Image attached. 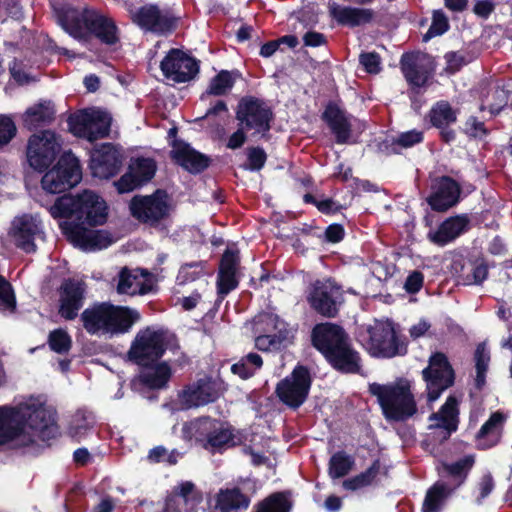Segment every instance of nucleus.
Masks as SVG:
<instances>
[{
  "mask_svg": "<svg viewBox=\"0 0 512 512\" xmlns=\"http://www.w3.org/2000/svg\"><path fill=\"white\" fill-rule=\"evenodd\" d=\"M54 219H74L61 227L63 233L76 246L84 250L107 248L112 243L111 236L103 230H91L85 227L101 226L108 218V206L105 200L91 190L77 195L65 194L57 198L50 207Z\"/></svg>",
  "mask_w": 512,
  "mask_h": 512,
  "instance_id": "1",
  "label": "nucleus"
},
{
  "mask_svg": "<svg viewBox=\"0 0 512 512\" xmlns=\"http://www.w3.org/2000/svg\"><path fill=\"white\" fill-rule=\"evenodd\" d=\"M27 426L37 432L42 441L56 438L59 432V426L45 408L0 406V446L8 443H12L13 448L33 445L34 438L25 432Z\"/></svg>",
  "mask_w": 512,
  "mask_h": 512,
  "instance_id": "2",
  "label": "nucleus"
},
{
  "mask_svg": "<svg viewBox=\"0 0 512 512\" xmlns=\"http://www.w3.org/2000/svg\"><path fill=\"white\" fill-rule=\"evenodd\" d=\"M140 319L138 310L110 301H95L79 315L82 328L88 335L110 339L129 333Z\"/></svg>",
  "mask_w": 512,
  "mask_h": 512,
  "instance_id": "3",
  "label": "nucleus"
},
{
  "mask_svg": "<svg viewBox=\"0 0 512 512\" xmlns=\"http://www.w3.org/2000/svg\"><path fill=\"white\" fill-rule=\"evenodd\" d=\"M182 436L186 441L194 440L213 454L223 453L242 443L239 433L229 422L210 416H201L184 423Z\"/></svg>",
  "mask_w": 512,
  "mask_h": 512,
  "instance_id": "4",
  "label": "nucleus"
},
{
  "mask_svg": "<svg viewBox=\"0 0 512 512\" xmlns=\"http://www.w3.org/2000/svg\"><path fill=\"white\" fill-rule=\"evenodd\" d=\"M369 392L377 397L387 420L406 421L417 412L415 397L406 379L400 378L391 384L372 383Z\"/></svg>",
  "mask_w": 512,
  "mask_h": 512,
  "instance_id": "5",
  "label": "nucleus"
},
{
  "mask_svg": "<svg viewBox=\"0 0 512 512\" xmlns=\"http://www.w3.org/2000/svg\"><path fill=\"white\" fill-rule=\"evenodd\" d=\"M235 118L238 121V126L252 131V136H265L271 130L274 113L264 99L245 95L237 103Z\"/></svg>",
  "mask_w": 512,
  "mask_h": 512,
  "instance_id": "6",
  "label": "nucleus"
},
{
  "mask_svg": "<svg viewBox=\"0 0 512 512\" xmlns=\"http://www.w3.org/2000/svg\"><path fill=\"white\" fill-rule=\"evenodd\" d=\"M168 349L165 332L146 327L137 332L127 352L128 359L143 368L153 367Z\"/></svg>",
  "mask_w": 512,
  "mask_h": 512,
  "instance_id": "7",
  "label": "nucleus"
},
{
  "mask_svg": "<svg viewBox=\"0 0 512 512\" xmlns=\"http://www.w3.org/2000/svg\"><path fill=\"white\" fill-rule=\"evenodd\" d=\"M345 292L335 280H316L308 288L306 296L310 308L318 315L336 318L345 303Z\"/></svg>",
  "mask_w": 512,
  "mask_h": 512,
  "instance_id": "8",
  "label": "nucleus"
},
{
  "mask_svg": "<svg viewBox=\"0 0 512 512\" xmlns=\"http://www.w3.org/2000/svg\"><path fill=\"white\" fill-rule=\"evenodd\" d=\"M81 179L82 170L78 158L71 151H66L42 176L41 186L48 193L60 194L75 187Z\"/></svg>",
  "mask_w": 512,
  "mask_h": 512,
  "instance_id": "9",
  "label": "nucleus"
},
{
  "mask_svg": "<svg viewBox=\"0 0 512 512\" xmlns=\"http://www.w3.org/2000/svg\"><path fill=\"white\" fill-rule=\"evenodd\" d=\"M133 24L144 32L158 36H168L178 27L179 18L170 10H162L158 4L147 3L130 11Z\"/></svg>",
  "mask_w": 512,
  "mask_h": 512,
  "instance_id": "10",
  "label": "nucleus"
},
{
  "mask_svg": "<svg viewBox=\"0 0 512 512\" xmlns=\"http://www.w3.org/2000/svg\"><path fill=\"white\" fill-rule=\"evenodd\" d=\"M111 117L102 110L84 109L69 116V131L78 138L94 142L109 136Z\"/></svg>",
  "mask_w": 512,
  "mask_h": 512,
  "instance_id": "11",
  "label": "nucleus"
},
{
  "mask_svg": "<svg viewBox=\"0 0 512 512\" xmlns=\"http://www.w3.org/2000/svg\"><path fill=\"white\" fill-rule=\"evenodd\" d=\"M455 371L443 352L433 353L428 366L422 370V378L426 383L427 400L436 401L441 394L455 383Z\"/></svg>",
  "mask_w": 512,
  "mask_h": 512,
  "instance_id": "12",
  "label": "nucleus"
},
{
  "mask_svg": "<svg viewBox=\"0 0 512 512\" xmlns=\"http://www.w3.org/2000/svg\"><path fill=\"white\" fill-rule=\"evenodd\" d=\"M311 385L309 369L304 365H297L289 376L277 383L275 394L284 405L296 410L307 400Z\"/></svg>",
  "mask_w": 512,
  "mask_h": 512,
  "instance_id": "13",
  "label": "nucleus"
},
{
  "mask_svg": "<svg viewBox=\"0 0 512 512\" xmlns=\"http://www.w3.org/2000/svg\"><path fill=\"white\" fill-rule=\"evenodd\" d=\"M226 391L221 379L206 376L188 384L178 392L181 409L189 410L216 402Z\"/></svg>",
  "mask_w": 512,
  "mask_h": 512,
  "instance_id": "14",
  "label": "nucleus"
},
{
  "mask_svg": "<svg viewBox=\"0 0 512 512\" xmlns=\"http://www.w3.org/2000/svg\"><path fill=\"white\" fill-rule=\"evenodd\" d=\"M168 194L163 189L151 195H135L129 203L130 214L140 223L156 226L169 215Z\"/></svg>",
  "mask_w": 512,
  "mask_h": 512,
  "instance_id": "15",
  "label": "nucleus"
},
{
  "mask_svg": "<svg viewBox=\"0 0 512 512\" xmlns=\"http://www.w3.org/2000/svg\"><path fill=\"white\" fill-rule=\"evenodd\" d=\"M60 149L56 133L43 130L30 136L26 148L27 162L35 171L42 173L55 161Z\"/></svg>",
  "mask_w": 512,
  "mask_h": 512,
  "instance_id": "16",
  "label": "nucleus"
},
{
  "mask_svg": "<svg viewBox=\"0 0 512 512\" xmlns=\"http://www.w3.org/2000/svg\"><path fill=\"white\" fill-rule=\"evenodd\" d=\"M160 69L167 79L186 83L199 73L200 61L180 49L172 48L161 61Z\"/></svg>",
  "mask_w": 512,
  "mask_h": 512,
  "instance_id": "17",
  "label": "nucleus"
},
{
  "mask_svg": "<svg viewBox=\"0 0 512 512\" xmlns=\"http://www.w3.org/2000/svg\"><path fill=\"white\" fill-rule=\"evenodd\" d=\"M425 54L420 52H405L400 58V69L413 94H420L422 89L429 86L434 69L423 62Z\"/></svg>",
  "mask_w": 512,
  "mask_h": 512,
  "instance_id": "18",
  "label": "nucleus"
},
{
  "mask_svg": "<svg viewBox=\"0 0 512 512\" xmlns=\"http://www.w3.org/2000/svg\"><path fill=\"white\" fill-rule=\"evenodd\" d=\"M156 171L157 164L153 158H131L127 171L114 182V185L119 194L129 193L150 182Z\"/></svg>",
  "mask_w": 512,
  "mask_h": 512,
  "instance_id": "19",
  "label": "nucleus"
},
{
  "mask_svg": "<svg viewBox=\"0 0 512 512\" xmlns=\"http://www.w3.org/2000/svg\"><path fill=\"white\" fill-rule=\"evenodd\" d=\"M123 153L113 143H102L95 147L90 156L89 168L93 177L110 179L116 176L123 164Z\"/></svg>",
  "mask_w": 512,
  "mask_h": 512,
  "instance_id": "20",
  "label": "nucleus"
},
{
  "mask_svg": "<svg viewBox=\"0 0 512 512\" xmlns=\"http://www.w3.org/2000/svg\"><path fill=\"white\" fill-rule=\"evenodd\" d=\"M310 337L311 345L324 359L328 358L329 355L350 338L343 326L333 322L315 324Z\"/></svg>",
  "mask_w": 512,
  "mask_h": 512,
  "instance_id": "21",
  "label": "nucleus"
},
{
  "mask_svg": "<svg viewBox=\"0 0 512 512\" xmlns=\"http://www.w3.org/2000/svg\"><path fill=\"white\" fill-rule=\"evenodd\" d=\"M86 284L74 278L64 279L59 288V315L68 321L76 319L84 305Z\"/></svg>",
  "mask_w": 512,
  "mask_h": 512,
  "instance_id": "22",
  "label": "nucleus"
},
{
  "mask_svg": "<svg viewBox=\"0 0 512 512\" xmlns=\"http://www.w3.org/2000/svg\"><path fill=\"white\" fill-rule=\"evenodd\" d=\"M460 185L450 176L436 178L431 185L427 203L433 211L446 212L459 202Z\"/></svg>",
  "mask_w": 512,
  "mask_h": 512,
  "instance_id": "23",
  "label": "nucleus"
},
{
  "mask_svg": "<svg viewBox=\"0 0 512 512\" xmlns=\"http://www.w3.org/2000/svg\"><path fill=\"white\" fill-rule=\"evenodd\" d=\"M369 339L381 357L393 358L407 353V343L391 327L380 325L369 329Z\"/></svg>",
  "mask_w": 512,
  "mask_h": 512,
  "instance_id": "24",
  "label": "nucleus"
},
{
  "mask_svg": "<svg viewBox=\"0 0 512 512\" xmlns=\"http://www.w3.org/2000/svg\"><path fill=\"white\" fill-rule=\"evenodd\" d=\"M170 158L191 174H200L212 163L210 156L194 149L189 143L175 139L171 143Z\"/></svg>",
  "mask_w": 512,
  "mask_h": 512,
  "instance_id": "25",
  "label": "nucleus"
},
{
  "mask_svg": "<svg viewBox=\"0 0 512 512\" xmlns=\"http://www.w3.org/2000/svg\"><path fill=\"white\" fill-rule=\"evenodd\" d=\"M458 110L446 100L435 102L426 115L430 125L439 130L440 139L450 144L456 140V132L451 125L457 122Z\"/></svg>",
  "mask_w": 512,
  "mask_h": 512,
  "instance_id": "26",
  "label": "nucleus"
},
{
  "mask_svg": "<svg viewBox=\"0 0 512 512\" xmlns=\"http://www.w3.org/2000/svg\"><path fill=\"white\" fill-rule=\"evenodd\" d=\"M321 120L335 136L337 144H347L352 134V124L345 109L338 102L330 100L324 107Z\"/></svg>",
  "mask_w": 512,
  "mask_h": 512,
  "instance_id": "27",
  "label": "nucleus"
},
{
  "mask_svg": "<svg viewBox=\"0 0 512 512\" xmlns=\"http://www.w3.org/2000/svg\"><path fill=\"white\" fill-rule=\"evenodd\" d=\"M470 228V218L467 214H459L446 218L436 230L430 229L427 239L439 247H444Z\"/></svg>",
  "mask_w": 512,
  "mask_h": 512,
  "instance_id": "28",
  "label": "nucleus"
},
{
  "mask_svg": "<svg viewBox=\"0 0 512 512\" xmlns=\"http://www.w3.org/2000/svg\"><path fill=\"white\" fill-rule=\"evenodd\" d=\"M325 360L335 371L341 374H361L362 372L361 354L353 346L351 338Z\"/></svg>",
  "mask_w": 512,
  "mask_h": 512,
  "instance_id": "29",
  "label": "nucleus"
},
{
  "mask_svg": "<svg viewBox=\"0 0 512 512\" xmlns=\"http://www.w3.org/2000/svg\"><path fill=\"white\" fill-rule=\"evenodd\" d=\"M91 36L108 46L115 45L120 40L115 21L95 10H91L87 19L86 39Z\"/></svg>",
  "mask_w": 512,
  "mask_h": 512,
  "instance_id": "30",
  "label": "nucleus"
},
{
  "mask_svg": "<svg viewBox=\"0 0 512 512\" xmlns=\"http://www.w3.org/2000/svg\"><path fill=\"white\" fill-rule=\"evenodd\" d=\"M329 13L338 25L349 28L370 24L375 16L371 8L341 6L336 3L330 6Z\"/></svg>",
  "mask_w": 512,
  "mask_h": 512,
  "instance_id": "31",
  "label": "nucleus"
},
{
  "mask_svg": "<svg viewBox=\"0 0 512 512\" xmlns=\"http://www.w3.org/2000/svg\"><path fill=\"white\" fill-rule=\"evenodd\" d=\"M39 231V225L29 214H24L13 221L12 236L15 245L26 253L36 251L35 236Z\"/></svg>",
  "mask_w": 512,
  "mask_h": 512,
  "instance_id": "32",
  "label": "nucleus"
},
{
  "mask_svg": "<svg viewBox=\"0 0 512 512\" xmlns=\"http://www.w3.org/2000/svg\"><path fill=\"white\" fill-rule=\"evenodd\" d=\"M91 9L82 11L74 7H62L57 11L58 22L61 27L73 38L86 40L87 19Z\"/></svg>",
  "mask_w": 512,
  "mask_h": 512,
  "instance_id": "33",
  "label": "nucleus"
},
{
  "mask_svg": "<svg viewBox=\"0 0 512 512\" xmlns=\"http://www.w3.org/2000/svg\"><path fill=\"white\" fill-rule=\"evenodd\" d=\"M202 502V494L191 481H183L174 487L166 497L162 512H182V504L191 503L192 506Z\"/></svg>",
  "mask_w": 512,
  "mask_h": 512,
  "instance_id": "34",
  "label": "nucleus"
},
{
  "mask_svg": "<svg viewBox=\"0 0 512 512\" xmlns=\"http://www.w3.org/2000/svg\"><path fill=\"white\" fill-rule=\"evenodd\" d=\"M452 267L458 283L462 285H480L489 273L487 264L478 260L454 261Z\"/></svg>",
  "mask_w": 512,
  "mask_h": 512,
  "instance_id": "35",
  "label": "nucleus"
},
{
  "mask_svg": "<svg viewBox=\"0 0 512 512\" xmlns=\"http://www.w3.org/2000/svg\"><path fill=\"white\" fill-rule=\"evenodd\" d=\"M459 414V399L451 394L447 397L439 412L433 413L430 418L440 421L437 426L445 430L444 438L447 439L458 429Z\"/></svg>",
  "mask_w": 512,
  "mask_h": 512,
  "instance_id": "36",
  "label": "nucleus"
},
{
  "mask_svg": "<svg viewBox=\"0 0 512 512\" xmlns=\"http://www.w3.org/2000/svg\"><path fill=\"white\" fill-rule=\"evenodd\" d=\"M250 498L239 487L221 489L217 494L215 510L219 512H239L250 505Z\"/></svg>",
  "mask_w": 512,
  "mask_h": 512,
  "instance_id": "37",
  "label": "nucleus"
},
{
  "mask_svg": "<svg viewBox=\"0 0 512 512\" xmlns=\"http://www.w3.org/2000/svg\"><path fill=\"white\" fill-rule=\"evenodd\" d=\"M474 462V457L467 455L453 463H443L442 477L448 479L445 482L449 484V488H453L455 492L465 483Z\"/></svg>",
  "mask_w": 512,
  "mask_h": 512,
  "instance_id": "38",
  "label": "nucleus"
},
{
  "mask_svg": "<svg viewBox=\"0 0 512 512\" xmlns=\"http://www.w3.org/2000/svg\"><path fill=\"white\" fill-rule=\"evenodd\" d=\"M453 488L445 481H436L426 491L421 511L422 512H442L447 500L454 494Z\"/></svg>",
  "mask_w": 512,
  "mask_h": 512,
  "instance_id": "39",
  "label": "nucleus"
},
{
  "mask_svg": "<svg viewBox=\"0 0 512 512\" xmlns=\"http://www.w3.org/2000/svg\"><path fill=\"white\" fill-rule=\"evenodd\" d=\"M55 108L51 101L40 102L26 110L23 121L29 129L50 124L55 120Z\"/></svg>",
  "mask_w": 512,
  "mask_h": 512,
  "instance_id": "40",
  "label": "nucleus"
},
{
  "mask_svg": "<svg viewBox=\"0 0 512 512\" xmlns=\"http://www.w3.org/2000/svg\"><path fill=\"white\" fill-rule=\"evenodd\" d=\"M505 421V417L501 412H494L489 419L481 426L476 434L478 441H485V448H491L500 441V429Z\"/></svg>",
  "mask_w": 512,
  "mask_h": 512,
  "instance_id": "41",
  "label": "nucleus"
},
{
  "mask_svg": "<svg viewBox=\"0 0 512 512\" xmlns=\"http://www.w3.org/2000/svg\"><path fill=\"white\" fill-rule=\"evenodd\" d=\"M380 469L381 461L379 458H376L365 471L344 480L343 488L349 491H356L371 486L379 475Z\"/></svg>",
  "mask_w": 512,
  "mask_h": 512,
  "instance_id": "42",
  "label": "nucleus"
},
{
  "mask_svg": "<svg viewBox=\"0 0 512 512\" xmlns=\"http://www.w3.org/2000/svg\"><path fill=\"white\" fill-rule=\"evenodd\" d=\"M239 73L238 71L221 70L214 77L211 78L209 85L202 95L212 96H224L226 95L235 85L236 78Z\"/></svg>",
  "mask_w": 512,
  "mask_h": 512,
  "instance_id": "43",
  "label": "nucleus"
},
{
  "mask_svg": "<svg viewBox=\"0 0 512 512\" xmlns=\"http://www.w3.org/2000/svg\"><path fill=\"white\" fill-rule=\"evenodd\" d=\"M152 277V273L147 269L138 268L134 271L130 270L128 267H123L118 274V283H117V292L119 294H129L132 295L134 285L138 284L140 278H148Z\"/></svg>",
  "mask_w": 512,
  "mask_h": 512,
  "instance_id": "44",
  "label": "nucleus"
},
{
  "mask_svg": "<svg viewBox=\"0 0 512 512\" xmlns=\"http://www.w3.org/2000/svg\"><path fill=\"white\" fill-rule=\"evenodd\" d=\"M292 502L285 492H274L258 502L253 512H290Z\"/></svg>",
  "mask_w": 512,
  "mask_h": 512,
  "instance_id": "45",
  "label": "nucleus"
},
{
  "mask_svg": "<svg viewBox=\"0 0 512 512\" xmlns=\"http://www.w3.org/2000/svg\"><path fill=\"white\" fill-rule=\"evenodd\" d=\"M355 459L345 451L335 452L328 463V474L332 479L345 477L354 467Z\"/></svg>",
  "mask_w": 512,
  "mask_h": 512,
  "instance_id": "46",
  "label": "nucleus"
},
{
  "mask_svg": "<svg viewBox=\"0 0 512 512\" xmlns=\"http://www.w3.org/2000/svg\"><path fill=\"white\" fill-rule=\"evenodd\" d=\"M152 368V372L141 375V381L144 385L152 389H161L165 387L171 377V368L166 362H157Z\"/></svg>",
  "mask_w": 512,
  "mask_h": 512,
  "instance_id": "47",
  "label": "nucleus"
},
{
  "mask_svg": "<svg viewBox=\"0 0 512 512\" xmlns=\"http://www.w3.org/2000/svg\"><path fill=\"white\" fill-rule=\"evenodd\" d=\"M474 361L476 370L474 385L477 390L481 391L486 384V374L490 362V353L484 343L477 345L474 352Z\"/></svg>",
  "mask_w": 512,
  "mask_h": 512,
  "instance_id": "48",
  "label": "nucleus"
},
{
  "mask_svg": "<svg viewBox=\"0 0 512 512\" xmlns=\"http://www.w3.org/2000/svg\"><path fill=\"white\" fill-rule=\"evenodd\" d=\"M48 345L57 354H66L72 347L71 336L63 329H55L49 333Z\"/></svg>",
  "mask_w": 512,
  "mask_h": 512,
  "instance_id": "49",
  "label": "nucleus"
},
{
  "mask_svg": "<svg viewBox=\"0 0 512 512\" xmlns=\"http://www.w3.org/2000/svg\"><path fill=\"white\" fill-rule=\"evenodd\" d=\"M239 285L236 273L218 271L217 275V296L218 301L222 302L224 298Z\"/></svg>",
  "mask_w": 512,
  "mask_h": 512,
  "instance_id": "50",
  "label": "nucleus"
},
{
  "mask_svg": "<svg viewBox=\"0 0 512 512\" xmlns=\"http://www.w3.org/2000/svg\"><path fill=\"white\" fill-rule=\"evenodd\" d=\"M450 28L449 20L442 10H435L432 15V23L428 31L423 35V41L427 42L433 37L443 35Z\"/></svg>",
  "mask_w": 512,
  "mask_h": 512,
  "instance_id": "51",
  "label": "nucleus"
},
{
  "mask_svg": "<svg viewBox=\"0 0 512 512\" xmlns=\"http://www.w3.org/2000/svg\"><path fill=\"white\" fill-rule=\"evenodd\" d=\"M463 133L469 139L484 140L490 134V130L485 126L483 121L471 115L464 123Z\"/></svg>",
  "mask_w": 512,
  "mask_h": 512,
  "instance_id": "52",
  "label": "nucleus"
},
{
  "mask_svg": "<svg viewBox=\"0 0 512 512\" xmlns=\"http://www.w3.org/2000/svg\"><path fill=\"white\" fill-rule=\"evenodd\" d=\"M247 152V162L243 165L245 170L249 171H259L261 170L266 161L267 154L262 147H248L246 149Z\"/></svg>",
  "mask_w": 512,
  "mask_h": 512,
  "instance_id": "53",
  "label": "nucleus"
},
{
  "mask_svg": "<svg viewBox=\"0 0 512 512\" xmlns=\"http://www.w3.org/2000/svg\"><path fill=\"white\" fill-rule=\"evenodd\" d=\"M204 273V265L201 261L186 263L181 266L177 279L179 284L193 282L199 279Z\"/></svg>",
  "mask_w": 512,
  "mask_h": 512,
  "instance_id": "54",
  "label": "nucleus"
},
{
  "mask_svg": "<svg viewBox=\"0 0 512 512\" xmlns=\"http://www.w3.org/2000/svg\"><path fill=\"white\" fill-rule=\"evenodd\" d=\"M240 266V252L238 249L226 248L223 252L220 263L219 271L236 273Z\"/></svg>",
  "mask_w": 512,
  "mask_h": 512,
  "instance_id": "55",
  "label": "nucleus"
},
{
  "mask_svg": "<svg viewBox=\"0 0 512 512\" xmlns=\"http://www.w3.org/2000/svg\"><path fill=\"white\" fill-rule=\"evenodd\" d=\"M0 306L7 310L16 309V297L12 285L0 275Z\"/></svg>",
  "mask_w": 512,
  "mask_h": 512,
  "instance_id": "56",
  "label": "nucleus"
},
{
  "mask_svg": "<svg viewBox=\"0 0 512 512\" xmlns=\"http://www.w3.org/2000/svg\"><path fill=\"white\" fill-rule=\"evenodd\" d=\"M397 144H399L401 150L411 148L424 141L423 131L412 129L406 132L400 133L396 138Z\"/></svg>",
  "mask_w": 512,
  "mask_h": 512,
  "instance_id": "57",
  "label": "nucleus"
},
{
  "mask_svg": "<svg viewBox=\"0 0 512 512\" xmlns=\"http://www.w3.org/2000/svg\"><path fill=\"white\" fill-rule=\"evenodd\" d=\"M14 121L6 115H0V149L7 145L16 135Z\"/></svg>",
  "mask_w": 512,
  "mask_h": 512,
  "instance_id": "58",
  "label": "nucleus"
},
{
  "mask_svg": "<svg viewBox=\"0 0 512 512\" xmlns=\"http://www.w3.org/2000/svg\"><path fill=\"white\" fill-rule=\"evenodd\" d=\"M345 235L344 226L340 223H333L327 226L324 233L318 237L325 243L337 244L344 239Z\"/></svg>",
  "mask_w": 512,
  "mask_h": 512,
  "instance_id": "59",
  "label": "nucleus"
},
{
  "mask_svg": "<svg viewBox=\"0 0 512 512\" xmlns=\"http://www.w3.org/2000/svg\"><path fill=\"white\" fill-rule=\"evenodd\" d=\"M359 62L365 71L370 74H377L381 70V58L376 52H363L359 56Z\"/></svg>",
  "mask_w": 512,
  "mask_h": 512,
  "instance_id": "60",
  "label": "nucleus"
},
{
  "mask_svg": "<svg viewBox=\"0 0 512 512\" xmlns=\"http://www.w3.org/2000/svg\"><path fill=\"white\" fill-rule=\"evenodd\" d=\"M495 487L494 479L490 473L484 474L477 483L476 503L482 504L483 500L488 497Z\"/></svg>",
  "mask_w": 512,
  "mask_h": 512,
  "instance_id": "61",
  "label": "nucleus"
},
{
  "mask_svg": "<svg viewBox=\"0 0 512 512\" xmlns=\"http://www.w3.org/2000/svg\"><path fill=\"white\" fill-rule=\"evenodd\" d=\"M265 316L275 324V328L278 330L276 333L271 334L272 338L275 339L276 349L281 350V348L286 346V343L289 339V330L285 327L278 328L277 324L279 322V316L273 313H267Z\"/></svg>",
  "mask_w": 512,
  "mask_h": 512,
  "instance_id": "62",
  "label": "nucleus"
},
{
  "mask_svg": "<svg viewBox=\"0 0 512 512\" xmlns=\"http://www.w3.org/2000/svg\"><path fill=\"white\" fill-rule=\"evenodd\" d=\"M424 276L420 271L410 273L405 281L404 288L410 294L419 292L423 286Z\"/></svg>",
  "mask_w": 512,
  "mask_h": 512,
  "instance_id": "63",
  "label": "nucleus"
},
{
  "mask_svg": "<svg viewBox=\"0 0 512 512\" xmlns=\"http://www.w3.org/2000/svg\"><path fill=\"white\" fill-rule=\"evenodd\" d=\"M246 132H248L246 128L238 126V129L228 138L226 147L232 150L241 148L247 140Z\"/></svg>",
  "mask_w": 512,
  "mask_h": 512,
  "instance_id": "64",
  "label": "nucleus"
}]
</instances>
